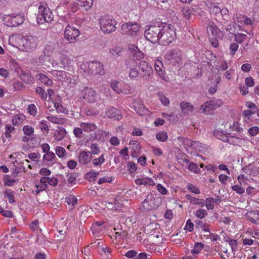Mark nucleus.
<instances>
[{"mask_svg": "<svg viewBox=\"0 0 259 259\" xmlns=\"http://www.w3.org/2000/svg\"><path fill=\"white\" fill-rule=\"evenodd\" d=\"M46 61V57L45 55H41L39 56L38 58H36L34 61L35 65L39 66L44 65L45 62Z\"/></svg>", "mask_w": 259, "mask_h": 259, "instance_id": "nucleus-62", "label": "nucleus"}, {"mask_svg": "<svg viewBox=\"0 0 259 259\" xmlns=\"http://www.w3.org/2000/svg\"><path fill=\"white\" fill-rule=\"evenodd\" d=\"M35 91L40 96L42 100H45L47 99V93L42 88L38 87L36 88Z\"/></svg>", "mask_w": 259, "mask_h": 259, "instance_id": "nucleus-52", "label": "nucleus"}, {"mask_svg": "<svg viewBox=\"0 0 259 259\" xmlns=\"http://www.w3.org/2000/svg\"><path fill=\"white\" fill-rule=\"evenodd\" d=\"M159 205L158 199H156L153 194H150L141 203L139 209L142 212H147L157 208Z\"/></svg>", "mask_w": 259, "mask_h": 259, "instance_id": "nucleus-7", "label": "nucleus"}, {"mask_svg": "<svg viewBox=\"0 0 259 259\" xmlns=\"http://www.w3.org/2000/svg\"><path fill=\"white\" fill-rule=\"evenodd\" d=\"M104 227L102 222H96L91 227V230L95 236H99L104 233Z\"/></svg>", "mask_w": 259, "mask_h": 259, "instance_id": "nucleus-24", "label": "nucleus"}, {"mask_svg": "<svg viewBox=\"0 0 259 259\" xmlns=\"http://www.w3.org/2000/svg\"><path fill=\"white\" fill-rule=\"evenodd\" d=\"M233 19L235 24H244L246 26H252L254 22V20L239 13H236L233 16Z\"/></svg>", "mask_w": 259, "mask_h": 259, "instance_id": "nucleus-16", "label": "nucleus"}, {"mask_svg": "<svg viewBox=\"0 0 259 259\" xmlns=\"http://www.w3.org/2000/svg\"><path fill=\"white\" fill-rule=\"evenodd\" d=\"M80 126L84 132L87 133L93 132L97 128V126L93 123L81 122Z\"/></svg>", "mask_w": 259, "mask_h": 259, "instance_id": "nucleus-37", "label": "nucleus"}, {"mask_svg": "<svg viewBox=\"0 0 259 259\" xmlns=\"http://www.w3.org/2000/svg\"><path fill=\"white\" fill-rule=\"evenodd\" d=\"M99 175V171L92 170L85 175V178L90 182H94Z\"/></svg>", "mask_w": 259, "mask_h": 259, "instance_id": "nucleus-41", "label": "nucleus"}, {"mask_svg": "<svg viewBox=\"0 0 259 259\" xmlns=\"http://www.w3.org/2000/svg\"><path fill=\"white\" fill-rule=\"evenodd\" d=\"M230 128L232 131L240 132L242 130V128L240 127V123L238 121H234L232 124H230Z\"/></svg>", "mask_w": 259, "mask_h": 259, "instance_id": "nucleus-63", "label": "nucleus"}, {"mask_svg": "<svg viewBox=\"0 0 259 259\" xmlns=\"http://www.w3.org/2000/svg\"><path fill=\"white\" fill-rule=\"evenodd\" d=\"M206 148L204 145H202L201 143L198 141H195L194 143V147L193 149V152L194 151L196 152H201L203 153L205 151Z\"/></svg>", "mask_w": 259, "mask_h": 259, "instance_id": "nucleus-43", "label": "nucleus"}, {"mask_svg": "<svg viewBox=\"0 0 259 259\" xmlns=\"http://www.w3.org/2000/svg\"><path fill=\"white\" fill-rule=\"evenodd\" d=\"M56 49V45L54 42H48L45 45L43 53L45 56H50L55 52Z\"/></svg>", "mask_w": 259, "mask_h": 259, "instance_id": "nucleus-30", "label": "nucleus"}, {"mask_svg": "<svg viewBox=\"0 0 259 259\" xmlns=\"http://www.w3.org/2000/svg\"><path fill=\"white\" fill-rule=\"evenodd\" d=\"M154 67L156 71L159 76L165 81L168 82L169 77L166 75L165 72L162 70L163 64L162 62L159 60H156L155 62Z\"/></svg>", "mask_w": 259, "mask_h": 259, "instance_id": "nucleus-22", "label": "nucleus"}, {"mask_svg": "<svg viewBox=\"0 0 259 259\" xmlns=\"http://www.w3.org/2000/svg\"><path fill=\"white\" fill-rule=\"evenodd\" d=\"M92 163L94 165L96 166H101L105 161V155L102 154L99 157L92 159Z\"/></svg>", "mask_w": 259, "mask_h": 259, "instance_id": "nucleus-44", "label": "nucleus"}, {"mask_svg": "<svg viewBox=\"0 0 259 259\" xmlns=\"http://www.w3.org/2000/svg\"><path fill=\"white\" fill-rule=\"evenodd\" d=\"M186 197L190 203L193 204L197 205L202 207L205 206V200L204 199L196 198L190 194H187Z\"/></svg>", "mask_w": 259, "mask_h": 259, "instance_id": "nucleus-33", "label": "nucleus"}, {"mask_svg": "<svg viewBox=\"0 0 259 259\" xmlns=\"http://www.w3.org/2000/svg\"><path fill=\"white\" fill-rule=\"evenodd\" d=\"M209 37H223L222 31L214 25H209L207 28Z\"/></svg>", "mask_w": 259, "mask_h": 259, "instance_id": "nucleus-25", "label": "nucleus"}, {"mask_svg": "<svg viewBox=\"0 0 259 259\" xmlns=\"http://www.w3.org/2000/svg\"><path fill=\"white\" fill-rule=\"evenodd\" d=\"M47 102L49 105L50 103L53 104L54 109L55 108L57 111V112H62L63 107L60 104L59 102H55L53 100H52L51 98L47 101Z\"/></svg>", "mask_w": 259, "mask_h": 259, "instance_id": "nucleus-51", "label": "nucleus"}, {"mask_svg": "<svg viewBox=\"0 0 259 259\" xmlns=\"http://www.w3.org/2000/svg\"><path fill=\"white\" fill-rule=\"evenodd\" d=\"M137 185H144L146 186H153L155 185V182L151 178L146 177L143 179H138L135 180Z\"/></svg>", "mask_w": 259, "mask_h": 259, "instance_id": "nucleus-32", "label": "nucleus"}, {"mask_svg": "<svg viewBox=\"0 0 259 259\" xmlns=\"http://www.w3.org/2000/svg\"><path fill=\"white\" fill-rule=\"evenodd\" d=\"M66 130L63 128H58L54 132V138L56 141H60L65 137Z\"/></svg>", "mask_w": 259, "mask_h": 259, "instance_id": "nucleus-36", "label": "nucleus"}, {"mask_svg": "<svg viewBox=\"0 0 259 259\" xmlns=\"http://www.w3.org/2000/svg\"><path fill=\"white\" fill-rule=\"evenodd\" d=\"M158 96L159 97V99L161 102V103L166 106H168L169 104V99L165 96L164 94H163L161 93H159L158 94Z\"/></svg>", "mask_w": 259, "mask_h": 259, "instance_id": "nucleus-60", "label": "nucleus"}, {"mask_svg": "<svg viewBox=\"0 0 259 259\" xmlns=\"http://www.w3.org/2000/svg\"><path fill=\"white\" fill-rule=\"evenodd\" d=\"M110 87L118 94L130 95L134 92V90L130 85L127 83H123L116 80L111 81Z\"/></svg>", "mask_w": 259, "mask_h": 259, "instance_id": "nucleus-8", "label": "nucleus"}, {"mask_svg": "<svg viewBox=\"0 0 259 259\" xmlns=\"http://www.w3.org/2000/svg\"><path fill=\"white\" fill-rule=\"evenodd\" d=\"M232 189L238 194H242L244 193V189L240 185H235L231 186Z\"/></svg>", "mask_w": 259, "mask_h": 259, "instance_id": "nucleus-61", "label": "nucleus"}, {"mask_svg": "<svg viewBox=\"0 0 259 259\" xmlns=\"http://www.w3.org/2000/svg\"><path fill=\"white\" fill-rule=\"evenodd\" d=\"M81 96L85 102L94 103L97 98V95L95 90L91 88H85L81 92Z\"/></svg>", "mask_w": 259, "mask_h": 259, "instance_id": "nucleus-17", "label": "nucleus"}, {"mask_svg": "<svg viewBox=\"0 0 259 259\" xmlns=\"http://www.w3.org/2000/svg\"><path fill=\"white\" fill-rule=\"evenodd\" d=\"M28 157L31 160L34 161L35 163H37L39 161L41 155L39 153H31L28 155Z\"/></svg>", "mask_w": 259, "mask_h": 259, "instance_id": "nucleus-59", "label": "nucleus"}, {"mask_svg": "<svg viewBox=\"0 0 259 259\" xmlns=\"http://www.w3.org/2000/svg\"><path fill=\"white\" fill-rule=\"evenodd\" d=\"M39 42V39L36 36H23L19 44V49L24 52H32L37 47Z\"/></svg>", "mask_w": 259, "mask_h": 259, "instance_id": "nucleus-2", "label": "nucleus"}, {"mask_svg": "<svg viewBox=\"0 0 259 259\" xmlns=\"http://www.w3.org/2000/svg\"><path fill=\"white\" fill-rule=\"evenodd\" d=\"M141 26L137 23H127L121 26V30L124 34L136 36L139 33Z\"/></svg>", "mask_w": 259, "mask_h": 259, "instance_id": "nucleus-13", "label": "nucleus"}, {"mask_svg": "<svg viewBox=\"0 0 259 259\" xmlns=\"http://www.w3.org/2000/svg\"><path fill=\"white\" fill-rule=\"evenodd\" d=\"M40 183H45L47 184V187L48 185L52 186H56L58 184V179L54 176L52 177H42L39 180Z\"/></svg>", "mask_w": 259, "mask_h": 259, "instance_id": "nucleus-28", "label": "nucleus"}, {"mask_svg": "<svg viewBox=\"0 0 259 259\" xmlns=\"http://www.w3.org/2000/svg\"><path fill=\"white\" fill-rule=\"evenodd\" d=\"M54 19V14L47 4H41L38 7L37 22L38 24L50 23Z\"/></svg>", "mask_w": 259, "mask_h": 259, "instance_id": "nucleus-4", "label": "nucleus"}, {"mask_svg": "<svg viewBox=\"0 0 259 259\" xmlns=\"http://www.w3.org/2000/svg\"><path fill=\"white\" fill-rule=\"evenodd\" d=\"M137 66V63L135 60H130L126 63V68L128 70V77L132 80L136 79L139 75Z\"/></svg>", "mask_w": 259, "mask_h": 259, "instance_id": "nucleus-15", "label": "nucleus"}, {"mask_svg": "<svg viewBox=\"0 0 259 259\" xmlns=\"http://www.w3.org/2000/svg\"><path fill=\"white\" fill-rule=\"evenodd\" d=\"M195 214L198 218L202 219L207 214V212L206 210L204 209L199 208L195 212Z\"/></svg>", "mask_w": 259, "mask_h": 259, "instance_id": "nucleus-57", "label": "nucleus"}, {"mask_svg": "<svg viewBox=\"0 0 259 259\" xmlns=\"http://www.w3.org/2000/svg\"><path fill=\"white\" fill-rule=\"evenodd\" d=\"M78 2V5L82 7H84L85 10H88L93 5V0H77Z\"/></svg>", "mask_w": 259, "mask_h": 259, "instance_id": "nucleus-45", "label": "nucleus"}, {"mask_svg": "<svg viewBox=\"0 0 259 259\" xmlns=\"http://www.w3.org/2000/svg\"><path fill=\"white\" fill-rule=\"evenodd\" d=\"M34 128L29 125H24L23 127V132L26 136H32L34 133Z\"/></svg>", "mask_w": 259, "mask_h": 259, "instance_id": "nucleus-56", "label": "nucleus"}, {"mask_svg": "<svg viewBox=\"0 0 259 259\" xmlns=\"http://www.w3.org/2000/svg\"><path fill=\"white\" fill-rule=\"evenodd\" d=\"M133 109L140 115H149L151 112L140 101H135L133 103Z\"/></svg>", "mask_w": 259, "mask_h": 259, "instance_id": "nucleus-18", "label": "nucleus"}, {"mask_svg": "<svg viewBox=\"0 0 259 259\" xmlns=\"http://www.w3.org/2000/svg\"><path fill=\"white\" fill-rule=\"evenodd\" d=\"M245 217L246 219L252 223L259 225V210H250L246 213Z\"/></svg>", "mask_w": 259, "mask_h": 259, "instance_id": "nucleus-23", "label": "nucleus"}, {"mask_svg": "<svg viewBox=\"0 0 259 259\" xmlns=\"http://www.w3.org/2000/svg\"><path fill=\"white\" fill-rule=\"evenodd\" d=\"M180 141L182 143L185 148L188 152H189L191 154L193 153L194 143L195 142V141H193L188 138H180Z\"/></svg>", "mask_w": 259, "mask_h": 259, "instance_id": "nucleus-29", "label": "nucleus"}, {"mask_svg": "<svg viewBox=\"0 0 259 259\" xmlns=\"http://www.w3.org/2000/svg\"><path fill=\"white\" fill-rule=\"evenodd\" d=\"M193 11V9L188 7H185L183 9L182 13L185 17L186 19H189L190 18L191 15L192 14Z\"/></svg>", "mask_w": 259, "mask_h": 259, "instance_id": "nucleus-53", "label": "nucleus"}, {"mask_svg": "<svg viewBox=\"0 0 259 259\" xmlns=\"http://www.w3.org/2000/svg\"><path fill=\"white\" fill-rule=\"evenodd\" d=\"M47 118L49 121L55 124H62L65 122V118H58L53 115L48 116Z\"/></svg>", "mask_w": 259, "mask_h": 259, "instance_id": "nucleus-40", "label": "nucleus"}, {"mask_svg": "<svg viewBox=\"0 0 259 259\" xmlns=\"http://www.w3.org/2000/svg\"><path fill=\"white\" fill-rule=\"evenodd\" d=\"M255 111L251 110H245L242 112V116L245 121L249 119V117L255 113Z\"/></svg>", "mask_w": 259, "mask_h": 259, "instance_id": "nucleus-64", "label": "nucleus"}, {"mask_svg": "<svg viewBox=\"0 0 259 259\" xmlns=\"http://www.w3.org/2000/svg\"><path fill=\"white\" fill-rule=\"evenodd\" d=\"M243 140L241 138L235 136H231L229 134V139L228 140V143L230 144L233 145L240 146L242 144Z\"/></svg>", "mask_w": 259, "mask_h": 259, "instance_id": "nucleus-38", "label": "nucleus"}, {"mask_svg": "<svg viewBox=\"0 0 259 259\" xmlns=\"http://www.w3.org/2000/svg\"><path fill=\"white\" fill-rule=\"evenodd\" d=\"M139 67L143 72L144 76H149L152 71L151 67L145 61H141L139 64Z\"/></svg>", "mask_w": 259, "mask_h": 259, "instance_id": "nucleus-27", "label": "nucleus"}, {"mask_svg": "<svg viewBox=\"0 0 259 259\" xmlns=\"http://www.w3.org/2000/svg\"><path fill=\"white\" fill-rule=\"evenodd\" d=\"M55 151L57 155L60 158H64L66 155V151L62 147H56Z\"/></svg>", "mask_w": 259, "mask_h": 259, "instance_id": "nucleus-50", "label": "nucleus"}, {"mask_svg": "<svg viewBox=\"0 0 259 259\" xmlns=\"http://www.w3.org/2000/svg\"><path fill=\"white\" fill-rule=\"evenodd\" d=\"M36 78L47 86L50 87L53 84V80L46 74L42 73L37 74L36 75Z\"/></svg>", "mask_w": 259, "mask_h": 259, "instance_id": "nucleus-31", "label": "nucleus"}, {"mask_svg": "<svg viewBox=\"0 0 259 259\" xmlns=\"http://www.w3.org/2000/svg\"><path fill=\"white\" fill-rule=\"evenodd\" d=\"M105 113L109 118H113L117 120H120L121 118L120 111L117 109L113 107H110L107 108Z\"/></svg>", "mask_w": 259, "mask_h": 259, "instance_id": "nucleus-26", "label": "nucleus"}, {"mask_svg": "<svg viewBox=\"0 0 259 259\" xmlns=\"http://www.w3.org/2000/svg\"><path fill=\"white\" fill-rule=\"evenodd\" d=\"M75 76L67 72L66 76H65V78H64L63 82H64L65 83L71 85L75 84Z\"/></svg>", "mask_w": 259, "mask_h": 259, "instance_id": "nucleus-42", "label": "nucleus"}, {"mask_svg": "<svg viewBox=\"0 0 259 259\" xmlns=\"http://www.w3.org/2000/svg\"><path fill=\"white\" fill-rule=\"evenodd\" d=\"M159 43L163 45H167L172 42L176 37L175 29L169 24L161 26Z\"/></svg>", "mask_w": 259, "mask_h": 259, "instance_id": "nucleus-3", "label": "nucleus"}, {"mask_svg": "<svg viewBox=\"0 0 259 259\" xmlns=\"http://www.w3.org/2000/svg\"><path fill=\"white\" fill-rule=\"evenodd\" d=\"M100 28L104 33H111L116 28V21L108 16H102L100 19Z\"/></svg>", "mask_w": 259, "mask_h": 259, "instance_id": "nucleus-9", "label": "nucleus"}, {"mask_svg": "<svg viewBox=\"0 0 259 259\" xmlns=\"http://www.w3.org/2000/svg\"><path fill=\"white\" fill-rule=\"evenodd\" d=\"M80 35L79 30L75 27L68 25L64 30V38L69 43H73L78 39V37Z\"/></svg>", "mask_w": 259, "mask_h": 259, "instance_id": "nucleus-10", "label": "nucleus"}, {"mask_svg": "<svg viewBox=\"0 0 259 259\" xmlns=\"http://www.w3.org/2000/svg\"><path fill=\"white\" fill-rule=\"evenodd\" d=\"M242 170L247 176L252 178L258 174V167L252 163H250L247 166L243 168Z\"/></svg>", "mask_w": 259, "mask_h": 259, "instance_id": "nucleus-21", "label": "nucleus"}, {"mask_svg": "<svg viewBox=\"0 0 259 259\" xmlns=\"http://www.w3.org/2000/svg\"><path fill=\"white\" fill-rule=\"evenodd\" d=\"M203 247V244L201 243H197L195 244L194 248L191 250L193 254H198Z\"/></svg>", "mask_w": 259, "mask_h": 259, "instance_id": "nucleus-54", "label": "nucleus"}, {"mask_svg": "<svg viewBox=\"0 0 259 259\" xmlns=\"http://www.w3.org/2000/svg\"><path fill=\"white\" fill-rule=\"evenodd\" d=\"M51 74L54 78L63 82L65 76H66L67 72L62 70H53L51 71Z\"/></svg>", "mask_w": 259, "mask_h": 259, "instance_id": "nucleus-35", "label": "nucleus"}, {"mask_svg": "<svg viewBox=\"0 0 259 259\" xmlns=\"http://www.w3.org/2000/svg\"><path fill=\"white\" fill-rule=\"evenodd\" d=\"M80 68L88 75L92 77H98L105 74L103 65L98 61L82 63Z\"/></svg>", "mask_w": 259, "mask_h": 259, "instance_id": "nucleus-1", "label": "nucleus"}, {"mask_svg": "<svg viewBox=\"0 0 259 259\" xmlns=\"http://www.w3.org/2000/svg\"><path fill=\"white\" fill-rule=\"evenodd\" d=\"M92 155L89 151H81L78 155V162L80 164H88L92 161Z\"/></svg>", "mask_w": 259, "mask_h": 259, "instance_id": "nucleus-19", "label": "nucleus"}, {"mask_svg": "<svg viewBox=\"0 0 259 259\" xmlns=\"http://www.w3.org/2000/svg\"><path fill=\"white\" fill-rule=\"evenodd\" d=\"M165 59L169 64L172 65L179 64L182 60L181 52L177 49L170 50L165 54Z\"/></svg>", "mask_w": 259, "mask_h": 259, "instance_id": "nucleus-12", "label": "nucleus"}, {"mask_svg": "<svg viewBox=\"0 0 259 259\" xmlns=\"http://www.w3.org/2000/svg\"><path fill=\"white\" fill-rule=\"evenodd\" d=\"M180 108L182 113L185 115H189L195 109L193 105L187 101L181 102L180 103Z\"/></svg>", "mask_w": 259, "mask_h": 259, "instance_id": "nucleus-20", "label": "nucleus"}, {"mask_svg": "<svg viewBox=\"0 0 259 259\" xmlns=\"http://www.w3.org/2000/svg\"><path fill=\"white\" fill-rule=\"evenodd\" d=\"M25 119V116L22 114L15 115L12 119L14 125L18 126L21 124Z\"/></svg>", "mask_w": 259, "mask_h": 259, "instance_id": "nucleus-39", "label": "nucleus"}, {"mask_svg": "<svg viewBox=\"0 0 259 259\" xmlns=\"http://www.w3.org/2000/svg\"><path fill=\"white\" fill-rule=\"evenodd\" d=\"M59 54L60 55L59 61L52 59L50 60V63L54 67H59L64 69H67L73 63L72 59L66 51H61Z\"/></svg>", "mask_w": 259, "mask_h": 259, "instance_id": "nucleus-5", "label": "nucleus"}, {"mask_svg": "<svg viewBox=\"0 0 259 259\" xmlns=\"http://www.w3.org/2000/svg\"><path fill=\"white\" fill-rule=\"evenodd\" d=\"M24 21L23 14H12L6 17L5 24L11 27H16L22 24Z\"/></svg>", "mask_w": 259, "mask_h": 259, "instance_id": "nucleus-11", "label": "nucleus"}, {"mask_svg": "<svg viewBox=\"0 0 259 259\" xmlns=\"http://www.w3.org/2000/svg\"><path fill=\"white\" fill-rule=\"evenodd\" d=\"M223 104V101L220 99L215 101L210 100L206 101L201 105V109L203 113L208 114H209L211 111L221 106Z\"/></svg>", "mask_w": 259, "mask_h": 259, "instance_id": "nucleus-14", "label": "nucleus"}, {"mask_svg": "<svg viewBox=\"0 0 259 259\" xmlns=\"http://www.w3.org/2000/svg\"><path fill=\"white\" fill-rule=\"evenodd\" d=\"M237 180L241 185H248L249 183L251 182L253 180V179L252 178H250V177H248L243 173L237 177Z\"/></svg>", "mask_w": 259, "mask_h": 259, "instance_id": "nucleus-34", "label": "nucleus"}, {"mask_svg": "<svg viewBox=\"0 0 259 259\" xmlns=\"http://www.w3.org/2000/svg\"><path fill=\"white\" fill-rule=\"evenodd\" d=\"M160 31L161 26L147 25L145 27L144 36L147 40L153 44L159 42Z\"/></svg>", "mask_w": 259, "mask_h": 259, "instance_id": "nucleus-6", "label": "nucleus"}, {"mask_svg": "<svg viewBox=\"0 0 259 259\" xmlns=\"http://www.w3.org/2000/svg\"><path fill=\"white\" fill-rule=\"evenodd\" d=\"M216 201L214 198L212 197H209L206 198L205 201V205L208 210L213 209L214 208V205Z\"/></svg>", "mask_w": 259, "mask_h": 259, "instance_id": "nucleus-48", "label": "nucleus"}, {"mask_svg": "<svg viewBox=\"0 0 259 259\" xmlns=\"http://www.w3.org/2000/svg\"><path fill=\"white\" fill-rule=\"evenodd\" d=\"M246 37L247 35L245 34L237 33L235 35L234 39L237 42L241 44L246 39Z\"/></svg>", "mask_w": 259, "mask_h": 259, "instance_id": "nucleus-55", "label": "nucleus"}, {"mask_svg": "<svg viewBox=\"0 0 259 259\" xmlns=\"http://www.w3.org/2000/svg\"><path fill=\"white\" fill-rule=\"evenodd\" d=\"M187 188L188 191L195 194H199L200 193L199 188L192 184H188Z\"/></svg>", "mask_w": 259, "mask_h": 259, "instance_id": "nucleus-58", "label": "nucleus"}, {"mask_svg": "<svg viewBox=\"0 0 259 259\" xmlns=\"http://www.w3.org/2000/svg\"><path fill=\"white\" fill-rule=\"evenodd\" d=\"M209 9L210 13L215 16L220 14L221 12V9L216 4H210Z\"/></svg>", "mask_w": 259, "mask_h": 259, "instance_id": "nucleus-46", "label": "nucleus"}, {"mask_svg": "<svg viewBox=\"0 0 259 259\" xmlns=\"http://www.w3.org/2000/svg\"><path fill=\"white\" fill-rule=\"evenodd\" d=\"M55 158H56L55 154L52 151L46 153L42 157L43 160L46 161H52Z\"/></svg>", "mask_w": 259, "mask_h": 259, "instance_id": "nucleus-49", "label": "nucleus"}, {"mask_svg": "<svg viewBox=\"0 0 259 259\" xmlns=\"http://www.w3.org/2000/svg\"><path fill=\"white\" fill-rule=\"evenodd\" d=\"M157 140L159 141L164 142L168 139L167 134L164 131H160L156 135Z\"/></svg>", "mask_w": 259, "mask_h": 259, "instance_id": "nucleus-47", "label": "nucleus"}]
</instances>
